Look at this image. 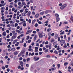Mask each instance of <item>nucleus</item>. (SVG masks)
<instances>
[{
    "label": "nucleus",
    "instance_id": "f257e3e1",
    "mask_svg": "<svg viewBox=\"0 0 73 73\" xmlns=\"http://www.w3.org/2000/svg\"><path fill=\"white\" fill-rule=\"evenodd\" d=\"M39 37L40 38H42L43 36H42V34L41 33H38Z\"/></svg>",
    "mask_w": 73,
    "mask_h": 73
},
{
    "label": "nucleus",
    "instance_id": "f03ea898",
    "mask_svg": "<svg viewBox=\"0 0 73 73\" xmlns=\"http://www.w3.org/2000/svg\"><path fill=\"white\" fill-rule=\"evenodd\" d=\"M50 10H47L45 11V14H48V13H49L50 12Z\"/></svg>",
    "mask_w": 73,
    "mask_h": 73
},
{
    "label": "nucleus",
    "instance_id": "7ed1b4c3",
    "mask_svg": "<svg viewBox=\"0 0 73 73\" xmlns=\"http://www.w3.org/2000/svg\"><path fill=\"white\" fill-rule=\"evenodd\" d=\"M32 31V30L31 31V30H28L27 31V33H26V35H27V34H29V33H31Z\"/></svg>",
    "mask_w": 73,
    "mask_h": 73
},
{
    "label": "nucleus",
    "instance_id": "20e7f679",
    "mask_svg": "<svg viewBox=\"0 0 73 73\" xmlns=\"http://www.w3.org/2000/svg\"><path fill=\"white\" fill-rule=\"evenodd\" d=\"M60 44H64V40H61L60 41Z\"/></svg>",
    "mask_w": 73,
    "mask_h": 73
},
{
    "label": "nucleus",
    "instance_id": "39448f33",
    "mask_svg": "<svg viewBox=\"0 0 73 73\" xmlns=\"http://www.w3.org/2000/svg\"><path fill=\"white\" fill-rule=\"evenodd\" d=\"M16 37H17V36L13 35L12 37V38H13V39H15V38H16Z\"/></svg>",
    "mask_w": 73,
    "mask_h": 73
},
{
    "label": "nucleus",
    "instance_id": "423d86ee",
    "mask_svg": "<svg viewBox=\"0 0 73 73\" xmlns=\"http://www.w3.org/2000/svg\"><path fill=\"white\" fill-rule=\"evenodd\" d=\"M60 20V18L58 17H57L56 18V22H58L59 21V20Z\"/></svg>",
    "mask_w": 73,
    "mask_h": 73
},
{
    "label": "nucleus",
    "instance_id": "0eeeda50",
    "mask_svg": "<svg viewBox=\"0 0 73 73\" xmlns=\"http://www.w3.org/2000/svg\"><path fill=\"white\" fill-rule=\"evenodd\" d=\"M22 15L23 16H25L27 15V13H22Z\"/></svg>",
    "mask_w": 73,
    "mask_h": 73
},
{
    "label": "nucleus",
    "instance_id": "6e6552de",
    "mask_svg": "<svg viewBox=\"0 0 73 73\" xmlns=\"http://www.w3.org/2000/svg\"><path fill=\"white\" fill-rule=\"evenodd\" d=\"M24 38H23L22 39V41H20V43H23L24 42Z\"/></svg>",
    "mask_w": 73,
    "mask_h": 73
},
{
    "label": "nucleus",
    "instance_id": "1a4fd4ad",
    "mask_svg": "<svg viewBox=\"0 0 73 73\" xmlns=\"http://www.w3.org/2000/svg\"><path fill=\"white\" fill-rule=\"evenodd\" d=\"M20 64L22 67H23V66H23V61H22L20 62Z\"/></svg>",
    "mask_w": 73,
    "mask_h": 73
},
{
    "label": "nucleus",
    "instance_id": "9d476101",
    "mask_svg": "<svg viewBox=\"0 0 73 73\" xmlns=\"http://www.w3.org/2000/svg\"><path fill=\"white\" fill-rule=\"evenodd\" d=\"M58 35H55V39H57L58 38Z\"/></svg>",
    "mask_w": 73,
    "mask_h": 73
},
{
    "label": "nucleus",
    "instance_id": "9b49d317",
    "mask_svg": "<svg viewBox=\"0 0 73 73\" xmlns=\"http://www.w3.org/2000/svg\"><path fill=\"white\" fill-rule=\"evenodd\" d=\"M61 9H64V5H63L62 7H60Z\"/></svg>",
    "mask_w": 73,
    "mask_h": 73
},
{
    "label": "nucleus",
    "instance_id": "f8f14e48",
    "mask_svg": "<svg viewBox=\"0 0 73 73\" xmlns=\"http://www.w3.org/2000/svg\"><path fill=\"white\" fill-rule=\"evenodd\" d=\"M39 16V14H37L35 15V17L36 18H38V17Z\"/></svg>",
    "mask_w": 73,
    "mask_h": 73
},
{
    "label": "nucleus",
    "instance_id": "ddd939ff",
    "mask_svg": "<svg viewBox=\"0 0 73 73\" xmlns=\"http://www.w3.org/2000/svg\"><path fill=\"white\" fill-rule=\"evenodd\" d=\"M37 38V35H35V37L34 38V41H35L36 40V38Z\"/></svg>",
    "mask_w": 73,
    "mask_h": 73
},
{
    "label": "nucleus",
    "instance_id": "4468645a",
    "mask_svg": "<svg viewBox=\"0 0 73 73\" xmlns=\"http://www.w3.org/2000/svg\"><path fill=\"white\" fill-rule=\"evenodd\" d=\"M18 54V53L17 51H15L14 53V55H17Z\"/></svg>",
    "mask_w": 73,
    "mask_h": 73
},
{
    "label": "nucleus",
    "instance_id": "2eb2a0df",
    "mask_svg": "<svg viewBox=\"0 0 73 73\" xmlns=\"http://www.w3.org/2000/svg\"><path fill=\"white\" fill-rule=\"evenodd\" d=\"M2 35L3 36H6V32H4L2 34Z\"/></svg>",
    "mask_w": 73,
    "mask_h": 73
},
{
    "label": "nucleus",
    "instance_id": "dca6fc26",
    "mask_svg": "<svg viewBox=\"0 0 73 73\" xmlns=\"http://www.w3.org/2000/svg\"><path fill=\"white\" fill-rule=\"evenodd\" d=\"M54 53H55V54H58V52L57 50H56L54 51Z\"/></svg>",
    "mask_w": 73,
    "mask_h": 73
},
{
    "label": "nucleus",
    "instance_id": "f3484780",
    "mask_svg": "<svg viewBox=\"0 0 73 73\" xmlns=\"http://www.w3.org/2000/svg\"><path fill=\"white\" fill-rule=\"evenodd\" d=\"M44 12L43 11L40 13V15H44Z\"/></svg>",
    "mask_w": 73,
    "mask_h": 73
},
{
    "label": "nucleus",
    "instance_id": "a211bd4d",
    "mask_svg": "<svg viewBox=\"0 0 73 73\" xmlns=\"http://www.w3.org/2000/svg\"><path fill=\"white\" fill-rule=\"evenodd\" d=\"M46 58H50L51 57L50 56V55H47L46 56Z\"/></svg>",
    "mask_w": 73,
    "mask_h": 73
},
{
    "label": "nucleus",
    "instance_id": "6ab92c4d",
    "mask_svg": "<svg viewBox=\"0 0 73 73\" xmlns=\"http://www.w3.org/2000/svg\"><path fill=\"white\" fill-rule=\"evenodd\" d=\"M12 50V47H10L9 48V50H8L9 51V52H10V51H11Z\"/></svg>",
    "mask_w": 73,
    "mask_h": 73
},
{
    "label": "nucleus",
    "instance_id": "aec40b11",
    "mask_svg": "<svg viewBox=\"0 0 73 73\" xmlns=\"http://www.w3.org/2000/svg\"><path fill=\"white\" fill-rule=\"evenodd\" d=\"M24 51L23 50V51H22L21 53H20V54H24Z\"/></svg>",
    "mask_w": 73,
    "mask_h": 73
},
{
    "label": "nucleus",
    "instance_id": "412c9836",
    "mask_svg": "<svg viewBox=\"0 0 73 73\" xmlns=\"http://www.w3.org/2000/svg\"><path fill=\"white\" fill-rule=\"evenodd\" d=\"M55 16L56 17H59V15L58 14H56Z\"/></svg>",
    "mask_w": 73,
    "mask_h": 73
},
{
    "label": "nucleus",
    "instance_id": "4be33fe9",
    "mask_svg": "<svg viewBox=\"0 0 73 73\" xmlns=\"http://www.w3.org/2000/svg\"><path fill=\"white\" fill-rule=\"evenodd\" d=\"M36 21V19H34V20H33L32 22V24H34L35 23V21Z\"/></svg>",
    "mask_w": 73,
    "mask_h": 73
},
{
    "label": "nucleus",
    "instance_id": "5701e85b",
    "mask_svg": "<svg viewBox=\"0 0 73 73\" xmlns=\"http://www.w3.org/2000/svg\"><path fill=\"white\" fill-rule=\"evenodd\" d=\"M48 50H49V49H46V50L44 51V52L45 53H47V52H48Z\"/></svg>",
    "mask_w": 73,
    "mask_h": 73
},
{
    "label": "nucleus",
    "instance_id": "b1692460",
    "mask_svg": "<svg viewBox=\"0 0 73 73\" xmlns=\"http://www.w3.org/2000/svg\"><path fill=\"white\" fill-rule=\"evenodd\" d=\"M68 64V62H65L64 63V66H66Z\"/></svg>",
    "mask_w": 73,
    "mask_h": 73
},
{
    "label": "nucleus",
    "instance_id": "393cba45",
    "mask_svg": "<svg viewBox=\"0 0 73 73\" xmlns=\"http://www.w3.org/2000/svg\"><path fill=\"white\" fill-rule=\"evenodd\" d=\"M39 58H40L37 57L36 59H35V61H37V60H38Z\"/></svg>",
    "mask_w": 73,
    "mask_h": 73
},
{
    "label": "nucleus",
    "instance_id": "a878e982",
    "mask_svg": "<svg viewBox=\"0 0 73 73\" xmlns=\"http://www.w3.org/2000/svg\"><path fill=\"white\" fill-rule=\"evenodd\" d=\"M14 6H15V8H16V7H17V4L16 3H15L14 4Z\"/></svg>",
    "mask_w": 73,
    "mask_h": 73
},
{
    "label": "nucleus",
    "instance_id": "bb28decb",
    "mask_svg": "<svg viewBox=\"0 0 73 73\" xmlns=\"http://www.w3.org/2000/svg\"><path fill=\"white\" fill-rule=\"evenodd\" d=\"M22 4L23 5H26V4H25V3L24 2H22Z\"/></svg>",
    "mask_w": 73,
    "mask_h": 73
},
{
    "label": "nucleus",
    "instance_id": "cd10ccee",
    "mask_svg": "<svg viewBox=\"0 0 73 73\" xmlns=\"http://www.w3.org/2000/svg\"><path fill=\"white\" fill-rule=\"evenodd\" d=\"M31 15V11H29L27 14L28 16H30Z\"/></svg>",
    "mask_w": 73,
    "mask_h": 73
},
{
    "label": "nucleus",
    "instance_id": "c85d7f7f",
    "mask_svg": "<svg viewBox=\"0 0 73 73\" xmlns=\"http://www.w3.org/2000/svg\"><path fill=\"white\" fill-rule=\"evenodd\" d=\"M56 69V67H54V68H52V71H53V70H55Z\"/></svg>",
    "mask_w": 73,
    "mask_h": 73
},
{
    "label": "nucleus",
    "instance_id": "c756f323",
    "mask_svg": "<svg viewBox=\"0 0 73 73\" xmlns=\"http://www.w3.org/2000/svg\"><path fill=\"white\" fill-rule=\"evenodd\" d=\"M5 9V7H2L1 8V10H4Z\"/></svg>",
    "mask_w": 73,
    "mask_h": 73
},
{
    "label": "nucleus",
    "instance_id": "7c9ffc66",
    "mask_svg": "<svg viewBox=\"0 0 73 73\" xmlns=\"http://www.w3.org/2000/svg\"><path fill=\"white\" fill-rule=\"evenodd\" d=\"M16 32L17 33H20V30H16Z\"/></svg>",
    "mask_w": 73,
    "mask_h": 73
},
{
    "label": "nucleus",
    "instance_id": "2f4dec72",
    "mask_svg": "<svg viewBox=\"0 0 73 73\" xmlns=\"http://www.w3.org/2000/svg\"><path fill=\"white\" fill-rule=\"evenodd\" d=\"M35 27H37L38 26V24H37V23H36L35 24Z\"/></svg>",
    "mask_w": 73,
    "mask_h": 73
},
{
    "label": "nucleus",
    "instance_id": "473e14b6",
    "mask_svg": "<svg viewBox=\"0 0 73 73\" xmlns=\"http://www.w3.org/2000/svg\"><path fill=\"white\" fill-rule=\"evenodd\" d=\"M57 66H58V69H59L60 68V64H57Z\"/></svg>",
    "mask_w": 73,
    "mask_h": 73
},
{
    "label": "nucleus",
    "instance_id": "72a5a7b5",
    "mask_svg": "<svg viewBox=\"0 0 73 73\" xmlns=\"http://www.w3.org/2000/svg\"><path fill=\"white\" fill-rule=\"evenodd\" d=\"M12 50H13L14 51H15V50H16V49L15 48V47L13 48Z\"/></svg>",
    "mask_w": 73,
    "mask_h": 73
},
{
    "label": "nucleus",
    "instance_id": "f704fd0d",
    "mask_svg": "<svg viewBox=\"0 0 73 73\" xmlns=\"http://www.w3.org/2000/svg\"><path fill=\"white\" fill-rule=\"evenodd\" d=\"M29 36H27V38H26V40H29Z\"/></svg>",
    "mask_w": 73,
    "mask_h": 73
},
{
    "label": "nucleus",
    "instance_id": "c9c22d12",
    "mask_svg": "<svg viewBox=\"0 0 73 73\" xmlns=\"http://www.w3.org/2000/svg\"><path fill=\"white\" fill-rule=\"evenodd\" d=\"M23 46L24 47H26V46H27V44H26V43H24L23 45Z\"/></svg>",
    "mask_w": 73,
    "mask_h": 73
},
{
    "label": "nucleus",
    "instance_id": "e433bc0d",
    "mask_svg": "<svg viewBox=\"0 0 73 73\" xmlns=\"http://www.w3.org/2000/svg\"><path fill=\"white\" fill-rule=\"evenodd\" d=\"M28 22L30 24H31V19H29Z\"/></svg>",
    "mask_w": 73,
    "mask_h": 73
},
{
    "label": "nucleus",
    "instance_id": "4c0bfd02",
    "mask_svg": "<svg viewBox=\"0 0 73 73\" xmlns=\"http://www.w3.org/2000/svg\"><path fill=\"white\" fill-rule=\"evenodd\" d=\"M0 62L1 64H4V62H3V61L2 60H1L0 61Z\"/></svg>",
    "mask_w": 73,
    "mask_h": 73
},
{
    "label": "nucleus",
    "instance_id": "58836bf2",
    "mask_svg": "<svg viewBox=\"0 0 73 73\" xmlns=\"http://www.w3.org/2000/svg\"><path fill=\"white\" fill-rule=\"evenodd\" d=\"M51 30V29H47V32H50V31Z\"/></svg>",
    "mask_w": 73,
    "mask_h": 73
},
{
    "label": "nucleus",
    "instance_id": "ea45409f",
    "mask_svg": "<svg viewBox=\"0 0 73 73\" xmlns=\"http://www.w3.org/2000/svg\"><path fill=\"white\" fill-rule=\"evenodd\" d=\"M64 31H63L62 32L60 33V35H63V34H64Z\"/></svg>",
    "mask_w": 73,
    "mask_h": 73
},
{
    "label": "nucleus",
    "instance_id": "a19ab883",
    "mask_svg": "<svg viewBox=\"0 0 73 73\" xmlns=\"http://www.w3.org/2000/svg\"><path fill=\"white\" fill-rule=\"evenodd\" d=\"M19 13H20V12L19 11H18L17 12V16H19Z\"/></svg>",
    "mask_w": 73,
    "mask_h": 73
},
{
    "label": "nucleus",
    "instance_id": "79ce46f5",
    "mask_svg": "<svg viewBox=\"0 0 73 73\" xmlns=\"http://www.w3.org/2000/svg\"><path fill=\"white\" fill-rule=\"evenodd\" d=\"M54 39H51V42H54Z\"/></svg>",
    "mask_w": 73,
    "mask_h": 73
},
{
    "label": "nucleus",
    "instance_id": "37998d69",
    "mask_svg": "<svg viewBox=\"0 0 73 73\" xmlns=\"http://www.w3.org/2000/svg\"><path fill=\"white\" fill-rule=\"evenodd\" d=\"M42 52H39V55H41L42 54Z\"/></svg>",
    "mask_w": 73,
    "mask_h": 73
},
{
    "label": "nucleus",
    "instance_id": "c03bdc74",
    "mask_svg": "<svg viewBox=\"0 0 73 73\" xmlns=\"http://www.w3.org/2000/svg\"><path fill=\"white\" fill-rule=\"evenodd\" d=\"M27 62L29 61H30V58H27Z\"/></svg>",
    "mask_w": 73,
    "mask_h": 73
},
{
    "label": "nucleus",
    "instance_id": "a18cd8bd",
    "mask_svg": "<svg viewBox=\"0 0 73 73\" xmlns=\"http://www.w3.org/2000/svg\"><path fill=\"white\" fill-rule=\"evenodd\" d=\"M59 46H58V47L57 48H56L57 50H59L60 49V47H59Z\"/></svg>",
    "mask_w": 73,
    "mask_h": 73
},
{
    "label": "nucleus",
    "instance_id": "49530a36",
    "mask_svg": "<svg viewBox=\"0 0 73 73\" xmlns=\"http://www.w3.org/2000/svg\"><path fill=\"white\" fill-rule=\"evenodd\" d=\"M5 15H8V13L7 11H5Z\"/></svg>",
    "mask_w": 73,
    "mask_h": 73
},
{
    "label": "nucleus",
    "instance_id": "de8ad7c7",
    "mask_svg": "<svg viewBox=\"0 0 73 73\" xmlns=\"http://www.w3.org/2000/svg\"><path fill=\"white\" fill-rule=\"evenodd\" d=\"M38 23L39 24H42V22H41V21H38Z\"/></svg>",
    "mask_w": 73,
    "mask_h": 73
},
{
    "label": "nucleus",
    "instance_id": "09e8293b",
    "mask_svg": "<svg viewBox=\"0 0 73 73\" xmlns=\"http://www.w3.org/2000/svg\"><path fill=\"white\" fill-rule=\"evenodd\" d=\"M40 48H42V47L43 46V44H40Z\"/></svg>",
    "mask_w": 73,
    "mask_h": 73
},
{
    "label": "nucleus",
    "instance_id": "8fccbe9b",
    "mask_svg": "<svg viewBox=\"0 0 73 73\" xmlns=\"http://www.w3.org/2000/svg\"><path fill=\"white\" fill-rule=\"evenodd\" d=\"M7 71L8 72H9V71H10V69H9V68H7Z\"/></svg>",
    "mask_w": 73,
    "mask_h": 73
},
{
    "label": "nucleus",
    "instance_id": "3c124183",
    "mask_svg": "<svg viewBox=\"0 0 73 73\" xmlns=\"http://www.w3.org/2000/svg\"><path fill=\"white\" fill-rule=\"evenodd\" d=\"M1 3L2 4H4V1H1Z\"/></svg>",
    "mask_w": 73,
    "mask_h": 73
},
{
    "label": "nucleus",
    "instance_id": "603ef678",
    "mask_svg": "<svg viewBox=\"0 0 73 73\" xmlns=\"http://www.w3.org/2000/svg\"><path fill=\"white\" fill-rule=\"evenodd\" d=\"M23 27H25L26 26V23H24L23 24Z\"/></svg>",
    "mask_w": 73,
    "mask_h": 73
},
{
    "label": "nucleus",
    "instance_id": "864d4df0",
    "mask_svg": "<svg viewBox=\"0 0 73 73\" xmlns=\"http://www.w3.org/2000/svg\"><path fill=\"white\" fill-rule=\"evenodd\" d=\"M34 45H35V43L34 42H32V43H31V45L32 46H33Z\"/></svg>",
    "mask_w": 73,
    "mask_h": 73
},
{
    "label": "nucleus",
    "instance_id": "5fc2aeb1",
    "mask_svg": "<svg viewBox=\"0 0 73 73\" xmlns=\"http://www.w3.org/2000/svg\"><path fill=\"white\" fill-rule=\"evenodd\" d=\"M35 55L36 56H38V53L36 52L35 53Z\"/></svg>",
    "mask_w": 73,
    "mask_h": 73
},
{
    "label": "nucleus",
    "instance_id": "6e6d98bb",
    "mask_svg": "<svg viewBox=\"0 0 73 73\" xmlns=\"http://www.w3.org/2000/svg\"><path fill=\"white\" fill-rule=\"evenodd\" d=\"M42 49H43V50H46V48L45 47H43Z\"/></svg>",
    "mask_w": 73,
    "mask_h": 73
},
{
    "label": "nucleus",
    "instance_id": "4d7b16f0",
    "mask_svg": "<svg viewBox=\"0 0 73 73\" xmlns=\"http://www.w3.org/2000/svg\"><path fill=\"white\" fill-rule=\"evenodd\" d=\"M18 25V24L17 23H15V27H16Z\"/></svg>",
    "mask_w": 73,
    "mask_h": 73
},
{
    "label": "nucleus",
    "instance_id": "13d9d810",
    "mask_svg": "<svg viewBox=\"0 0 73 73\" xmlns=\"http://www.w3.org/2000/svg\"><path fill=\"white\" fill-rule=\"evenodd\" d=\"M3 6H4V4H0V7H3Z\"/></svg>",
    "mask_w": 73,
    "mask_h": 73
},
{
    "label": "nucleus",
    "instance_id": "bf43d9fd",
    "mask_svg": "<svg viewBox=\"0 0 73 73\" xmlns=\"http://www.w3.org/2000/svg\"><path fill=\"white\" fill-rule=\"evenodd\" d=\"M31 40H28V43H30V42H31Z\"/></svg>",
    "mask_w": 73,
    "mask_h": 73
},
{
    "label": "nucleus",
    "instance_id": "052dcab7",
    "mask_svg": "<svg viewBox=\"0 0 73 73\" xmlns=\"http://www.w3.org/2000/svg\"><path fill=\"white\" fill-rule=\"evenodd\" d=\"M36 45L37 46H39V44H38V43H37L36 44Z\"/></svg>",
    "mask_w": 73,
    "mask_h": 73
},
{
    "label": "nucleus",
    "instance_id": "680f3d73",
    "mask_svg": "<svg viewBox=\"0 0 73 73\" xmlns=\"http://www.w3.org/2000/svg\"><path fill=\"white\" fill-rule=\"evenodd\" d=\"M18 69H21V66H18Z\"/></svg>",
    "mask_w": 73,
    "mask_h": 73
},
{
    "label": "nucleus",
    "instance_id": "e2e57ef3",
    "mask_svg": "<svg viewBox=\"0 0 73 73\" xmlns=\"http://www.w3.org/2000/svg\"><path fill=\"white\" fill-rule=\"evenodd\" d=\"M2 68L3 69V70H5V66H2Z\"/></svg>",
    "mask_w": 73,
    "mask_h": 73
},
{
    "label": "nucleus",
    "instance_id": "0e129e2a",
    "mask_svg": "<svg viewBox=\"0 0 73 73\" xmlns=\"http://www.w3.org/2000/svg\"><path fill=\"white\" fill-rule=\"evenodd\" d=\"M11 27L10 24H9L7 25V27Z\"/></svg>",
    "mask_w": 73,
    "mask_h": 73
},
{
    "label": "nucleus",
    "instance_id": "69168bd1",
    "mask_svg": "<svg viewBox=\"0 0 73 73\" xmlns=\"http://www.w3.org/2000/svg\"><path fill=\"white\" fill-rule=\"evenodd\" d=\"M35 54V52H33L31 54V56H33Z\"/></svg>",
    "mask_w": 73,
    "mask_h": 73
},
{
    "label": "nucleus",
    "instance_id": "338daca9",
    "mask_svg": "<svg viewBox=\"0 0 73 73\" xmlns=\"http://www.w3.org/2000/svg\"><path fill=\"white\" fill-rule=\"evenodd\" d=\"M21 4H22V3L21 2H19L18 3V5H21Z\"/></svg>",
    "mask_w": 73,
    "mask_h": 73
},
{
    "label": "nucleus",
    "instance_id": "774afa93",
    "mask_svg": "<svg viewBox=\"0 0 73 73\" xmlns=\"http://www.w3.org/2000/svg\"><path fill=\"white\" fill-rule=\"evenodd\" d=\"M35 12L34 11H33V12H32V14H33V15H35Z\"/></svg>",
    "mask_w": 73,
    "mask_h": 73
}]
</instances>
